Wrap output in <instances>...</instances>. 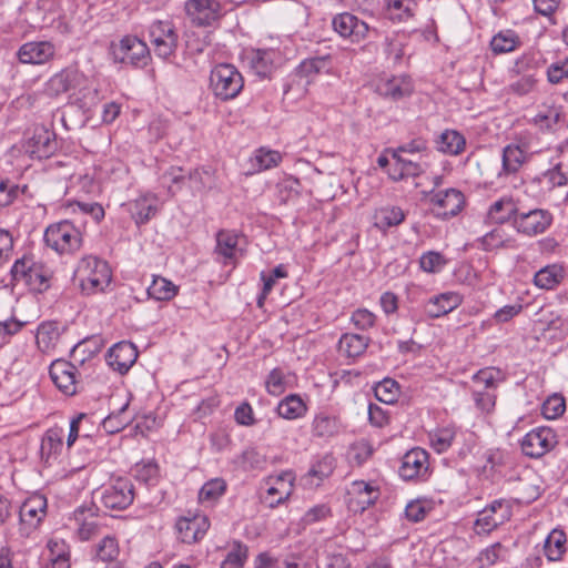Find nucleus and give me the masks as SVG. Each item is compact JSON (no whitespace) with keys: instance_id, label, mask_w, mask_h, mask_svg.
Instances as JSON below:
<instances>
[{"instance_id":"7c9ffc66","label":"nucleus","mask_w":568,"mask_h":568,"mask_svg":"<svg viewBox=\"0 0 568 568\" xmlns=\"http://www.w3.org/2000/svg\"><path fill=\"white\" fill-rule=\"evenodd\" d=\"M463 303V296L457 292H445L432 296L425 306L426 313L432 318L444 316L456 310Z\"/></svg>"},{"instance_id":"c756f323","label":"nucleus","mask_w":568,"mask_h":568,"mask_svg":"<svg viewBox=\"0 0 568 568\" xmlns=\"http://www.w3.org/2000/svg\"><path fill=\"white\" fill-rule=\"evenodd\" d=\"M394 163L388 169V176L395 181L422 175L426 170V163L407 156L392 155Z\"/></svg>"},{"instance_id":"a211bd4d","label":"nucleus","mask_w":568,"mask_h":568,"mask_svg":"<svg viewBox=\"0 0 568 568\" xmlns=\"http://www.w3.org/2000/svg\"><path fill=\"white\" fill-rule=\"evenodd\" d=\"M55 52L57 48L51 41H29L19 48L17 57L23 64L42 65L52 61Z\"/></svg>"},{"instance_id":"79ce46f5","label":"nucleus","mask_w":568,"mask_h":568,"mask_svg":"<svg viewBox=\"0 0 568 568\" xmlns=\"http://www.w3.org/2000/svg\"><path fill=\"white\" fill-rule=\"evenodd\" d=\"M567 535L561 529H552L544 541V555L549 561H558L567 550Z\"/></svg>"},{"instance_id":"8fccbe9b","label":"nucleus","mask_w":568,"mask_h":568,"mask_svg":"<svg viewBox=\"0 0 568 568\" xmlns=\"http://www.w3.org/2000/svg\"><path fill=\"white\" fill-rule=\"evenodd\" d=\"M466 145L465 138L455 130H446L444 131L438 140L437 148L440 152L457 155L464 151Z\"/></svg>"},{"instance_id":"f3484780","label":"nucleus","mask_w":568,"mask_h":568,"mask_svg":"<svg viewBox=\"0 0 568 568\" xmlns=\"http://www.w3.org/2000/svg\"><path fill=\"white\" fill-rule=\"evenodd\" d=\"M399 476L404 480L426 479L429 474L428 453L422 448H413L402 458Z\"/></svg>"},{"instance_id":"9b49d317","label":"nucleus","mask_w":568,"mask_h":568,"mask_svg":"<svg viewBox=\"0 0 568 568\" xmlns=\"http://www.w3.org/2000/svg\"><path fill=\"white\" fill-rule=\"evenodd\" d=\"M333 29L342 38L349 39L353 43L364 41L371 32L377 33L375 28L358 19L349 12L336 14L332 20Z\"/></svg>"},{"instance_id":"680f3d73","label":"nucleus","mask_w":568,"mask_h":568,"mask_svg":"<svg viewBox=\"0 0 568 568\" xmlns=\"http://www.w3.org/2000/svg\"><path fill=\"white\" fill-rule=\"evenodd\" d=\"M447 264L446 257L435 251L424 253L419 258V266L427 273H439Z\"/></svg>"},{"instance_id":"f257e3e1","label":"nucleus","mask_w":568,"mask_h":568,"mask_svg":"<svg viewBox=\"0 0 568 568\" xmlns=\"http://www.w3.org/2000/svg\"><path fill=\"white\" fill-rule=\"evenodd\" d=\"M43 241L59 255H73L83 246V232L70 220H62L45 227Z\"/></svg>"},{"instance_id":"774afa93","label":"nucleus","mask_w":568,"mask_h":568,"mask_svg":"<svg viewBox=\"0 0 568 568\" xmlns=\"http://www.w3.org/2000/svg\"><path fill=\"white\" fill-rule=\"evenodd\" d=\"M20 193V187L8 179H0V209L14 202Z\"/></svg>"},{"instance_id":"603ef678","label":"nucleus","mask_w":568,"mask_h":568,"mask_svg":"<svg viewBox=\"0 0 568 568\" xmlns=\"http://www.w3.org/2000/svg\"><path fill=\"white\" fill-rule=\"evenodd\" d=\"M178 287L169 280L162 276H154L148 287L150 297L156 301H169L176 295Z\"/></svg>"},{"instance_id":"c85d7f7f","label":"nucleus","mask_w":568,"mask_h":568,"mask_svg":"<svg viewBox=\"0 0 568 568\" xmlns=\"http://www.w3.org/2000/svg\"><path fill=\"white\" fill-rule=\"evenodd\" d=\"M47 511V498L43 495H32L20 507L19 516L23 525L34 529L41 523Z\"/></svg>"},{"instance_id":"393cba45","label":"nucleus","mask_w":568,"mask_h":568,"mask_svg":"<svg viewBox=\"0 0 568 568\" xmlns=\"http://www.w3.org/2000/svg\"><path fill=\"white\" fill-rule=\"evenodd\" d=\"M138 358V351L131 342L122 341L113 345L106 354V363L120 374L126 373Z\"/></svg>"},{"instance_id":"bb28decb","label":"nucleus","mask_w":568,"mask_h":568,"mask_svg":"<svg viewBox=\"0 0 568 568\" xmlns=\"http://www.w3.org/2000/svg\"><path fill=\"white\" fill-rule=\"evenodd\" d=\"M333 69V59L329 53L317 54L302 60L295 68V74L311 83L322 73L331 74Z\"/></svg>"},{"instance_id":"6e6552de","label":"nucleus","mask_w":568,"mask_h":568,"mask_svg":"<svg viewBox=\"0 0 568 568\" xmlns=\"http://www.w3.org/2000/svg\"><path fill=\"white\" fill-rule=\"evenodd\" d=\"M134 499L133 484L129 478L118 477L102 488L100 500L105 508L122 510Z\"/></svg>"},{"instance_id":"4c0bfd02","label":"nucleus","mask_w":568,"mask_h":568,"mask_svg":"<svg viewBox=\"0 0 568 568\" xmlns=\"http://www.w3.org/2000/svg\"><path fill=\"white\" fill-rule=\"evenodd\" d=\"M70 521L80 540H88L98 531L97 517L90 509H77Z\"/></svg>"},{"instance_id":"72a5a7b5","label":"nucleus","mask_w":568,"mask_h":568,"mask_svg":"<svg viewBox=\"0 0 568 568\" xmlns=\"http://www.w3.org/2000/svg\"><path fill=\"white\" fill-rule=\"evenodd\" d=\"M49 374L59 390L68 389L78 383V369L69 361L59 358L51 363Z\"/></svg>"},{"instance_id":"f03ea898","label":"nucleus","mask_w":568,"mask_h":568,"mask_svg":"<svg viewBox=\"0 0 568 568\" xmlns=\"http://www.w3.org/2000/svg\"><path fill=\"white\" fill-rule=\"evenodd\" d=\"M10 274L12 281L22 282L36 293H43L51 286L53 272L33 256L23 255L14 261Z\"/></svg>"},{"instance_id":"1a4fd4ad","label":"nucleus","mask_w":568,"mask_h":568,"mask_svg":"<svg viewBox=\"0 0 568 568\" xmlns=\"http://www.w3.org/2000/svg\"><path fill=\"white\" fill-rule=\"evenodd\" d=\"M184 7L191 23L197 27H211L223 16L220 0H187Z\"/></svg>"},{"instance_id":"4be33fe9","label":"nucleus","mask_w":568,"mask_h":568,"mask_svg":"<svg viewBox=\"0 0 568 568\" xmlns=\"http://www.w3.org/2000/svg\"><path fill=\"white\" fill-rule=\"evenodd\" d=\"M375 91L386 99L397 101L409 97L414 91V85L409 75L400 74L378 79Z\"/></svg>"},{"instance_id":"e433bc0d","label":"nucleus","mask_w":568,"mask_h":568,"mask_svg":"<svg viewBox=\"0 0 568 568\" xmlns=\"http://www.w3.org/2000/svg\"><path fill=\"white\" fill-rule=\"evenodd\" d=\"M478 246L487 252L515 248L516 240L503 227H495L477 240Z\"/></svg>"},{"instance_id":"a19ab883","label":"nucleus","mask_w":568,"mask_h":568,"mask_svg":"<svg viewBox=\"0 0 568 568\" xmlns=\"http://www.w3.org/2000/svg\"><path fill=\"white\" fill-rule=\"evenodd\" d=\"M518 207L510 196H503L490 204L487 211V219L490 222L503 224L508 221L514 222Z\"/></svg>"},{"instance_id":"aec40b11","label":"nucleus","mask_w":568,"mask_h":568,"mask_svg":"<svg viewBox=\"0 0 568 568\" xmlns=\"http://www.w3.org/2000/svg\"><path fill=\"white\" fill-rule=\"evenodd\" d=\"M178 536L185 544H193L201 540L210 528L209 518L203 514L184 516L175 524Z\"/></svg>"},{"instance_id":"4d7b16f0","label":"nucleus","mask_w":568,"mask_h":568,"mask_svg":"<svg viewBox=\"0 0 568 568\" xmlns=\"http://www.w3.org/2000/svg\"><path fill=\"white\" fill-rule=\"evenodd\" d=\"M265 385L267 388H294L297 386V377L294 373L283 368H274L268 374Z\"/></svg>"},{"instance_id":"f704fd0d","label":"nucleus","mask_w":568,"mask_h":568,"mask_svg":"<svg viewBox=\"0 0 568 568\" xmlns=\"http://www.w3.org/2000/svg\"><path fill=\"white\" fill-rule=\"evenodd\" d=\"M64 331L57 321L42 322L37 329V345L43 353H50L57 348L61 341V335Z\"/></svg>"},{"instance_id":"412c9836","label":"nucleus","mask_w":568,"mask_h":568,"mask_svg":"<svg viewBox=\"0 0 568 568\" xmlns=\"http://www.w3.org/2000/svg\"><path fill=\"white\" fill-rule=\"evenodd\" d=\"M460 438L469 444L474 443V435L471 433L464 432L455 425L437 427L428 433L429 445L438 454L448 450Z\"/></svg>"},{"instance_id":"e2e57ef3","label":"nucleus","mask_w":568,"mask_h":568,"mask_svg":"<svg viewBox=\"0 0 568 568\" xmlns=\"http://www.w3.org/2000/svg\"><path fill=\"white\" fill-rule=\"evenodd\" d=\"M432 510V504L425 499L412 500L406 505L405 516L413 523H418Z\"/></svg>"},{"instance_id":"49530a36","label":"nucleus","mask_w":568,"mask_h":568,"mask_svg":"<svg viewBox=\"0 0 568 568\" xmlns=\"http://www.w3.org/2000/svg\"><path fill=\"white\" fill-rule=\"evenodd\" d=\"M277 412L285 419H297L305 415L307 406L300 395L291 393L280 402Z\"/></svg>"},{"instance_id":"423d86ee","label":"nucleus","mask_w":568,"mask_h":568,"mask_svg":"<svg viewBox=\"0 0 568 568\" xmlns=\"http://www.w3.org/2000/svg\"><path fill=\"white\" fill-rule=\"evenodd\" d=\"M511 517V506L505 499H496L478 511L474 523L477 535H488Z\"/></svg>"},{"instance_id":"6ab92c4d","label":"nucleus","mask_w":568,"mask_h":568,"mask_svg":"<svg viewBox=\"0 0 568 568\" xmlns=\"http://www.w3.org/2000/svg\"><path fill=\"white\" fill-rule=\"evenodd\" d=\"M334 386L358 389H364L369 386L372 390H378L379 388H382V390L399 389L398 383L393 378L386 377L382 381L369 382L367 375L357 371L343 372L339 378L334 381Z\"/></svg>"},{"instance_id":"2eb2a0df","label":"nucleus","mask_w":568,"mask_h":568,"mask_svg":"<svg viewBox=\"0 0 568 568\" xmlns=\"http://www.w3.org/2000/svg\"><path fill=\"white\" fill-rule=\"evenodd\" d=\"M552 215L541 209L530 210L529 212H519L514 217V227L518 233L527 236L542 234L550 226Z\"/></svg>"},{"instance_id":"4468645a","label":"nucleus","mask_w":568,"mask_h":568,"mask_svg":"<svg viewBox=\"0 0 568 568\" xmlns=\"http://www.w3.org/2000/svg\"><path fill=\"white\" fill-rule=\"evenodd\" d=\"M24 149L32 159H48L58 150L55 133L43 125H37L26 141Z\"/></svg>"},{"instance_id":"b1692460","label":"nucleus","mask_w":568,"mask_h":568,"mask_svg":"<svg viewBox=\"0 0 568 568\" xmlns=\"http://www.w3.org/2000/svg\"><path fill=\"white\" fill-rule=\"evenodd\" d=\"M527 148L519 144H507L501 152V169L497 173L498 179L517 174L529 161Z\"/></svg>"},{"instance_id":"69168bd1","label":"nucleus","mask_w":568,"mask_h":568,"mask_svg":"<svg viewBox=\"0 0 568 568\" xmlns=\"http://www.w3.org/2000/svg\"><path fill=\"white\" fill-rule=\"evenodd\" d=\"M246 558L247 547L236 542L222 561L221 568H243Z\"/></svg>"},{"instance_id":"cd10ccee","label":"nucleus","mask_w":568,"mask_h":568,"mask_svg":"<svg viewBox=\"0 0 568 568\" xmlns=\"http://www.w3.org/2000/svg\"><path fill=\"white\" fill-rule=\"evenodd\" d=\"M45 568H70L71 554L70 547L64 539L51 537L47 542L43 552Z\"/></svg>"},{"instance_id":"5fc2aeb1","label":"nucleus","mask_w":568,"mask_h":568,"mask_svg":"<svg viewBox=\"0 0 568 568\" xmlns=\"http://www.w3.org/2000/svg\"><path fill=\"white\" fill-rule=\"evenodd\" d=\"M506 555V548L500 542H495L478 554L476 557V562L479 568H488L498 561L505 560Z\"/></svg>"},{"instance_id":"c03bdc74","label":"nucleus","mask_w":568,"mask_h":568,"mask_svg":"<svg viewBox=\"0 0 568 568\" xmlns=\"http://www.w3.org/2000/svg\"><path fill=\"white\" fill-rule=\"evenodd\" d=\"M564 277L565 271L562 266L550 264L536 272L534 283L539 288L552 290L561 283Z\"/></svg>"},{"instance_id":"2f4dec72","label":"nucleus","mask_w":568,"mask_h":568,"mask_svg":"<svg viewBox=\"0 0 568 568\" xmlns=\"http://www.w3.org/2000/svg\"><path fill=\"white\" fill-rule=\"evenodd\" d=\"M407 212L398 205L386 204L375 209L373 225L382 232L400 225L406 219Z\"/></svg>"},{"instance_id":"864d4df0","label":"nucleus","mask_w":568,"mask_h":568,"mask_svg":"<svg viewBox=\"0 0 568 568\" xmlns=\"http://www.w3.org/2000/svg\"><path fill=\"white\" fill-rule=\"evenodd\" d=\"M226 490V483L222 478H213L206 481L199 491L201 504L212 505L219 500Z\"/></svg>"},{"instance_id":"ea45409f","label":"nucleus","mask_w":568,"mask_h":568,"mask_svg":"<svg viewBox=\"0 0 568 568\" xmlns=\"http://www.w3.org/2000/svg\"><path fill=\"white\" fill-rule=\"evenodd\" d=\"M64 430L61 427L49 428L41 440L40 453L41 457L49 463L50 459L57 458L63 448Z\"/></svg>"},{"instance_id":"39448f33","label":"nucleus","mask_w":568,"mask_h":568,"mask_svg":"<svg viewBox=\"0 0 568 568\" xmlns=\"http://www.w3.org/2000/svg\"><path fill=\"white\" fill-rule=\"evenodd\" d=\"M111 53L115 62L139 68L146 65L150 60L146 43L134 36H125L119 43H112Z\"/></svg>"},{"instance_id":"473e14b6","label":"nucleus","mask_w":568,"mask_h":568,"mask_svg":"<svg viewBox=\"0 0 568 568\" xmlns=\"http://www.w3.org/2000/svg\"><path fill=\"white\" fill-rule=\"evenodd\" d=\"M334 468V457L326 454L312 464L311 468L301 480L306 488H316L333 474Z\"/></svg>"},{"instance_id":"7ed1b4c3","label":"nucleus","mask_w":568,"mask_h":568,"mask_svg":"<svg viewBox=\"0 0 568 568\" xmlns=\"http://www.w3.org/2000/svg\"><path fill=\"white\" fill-rule=\"evenodd\" d=\"M74 276L85 294L103 292L112 278L109 264L93 255L84 256L79 261Z\"/></svg>"},{"instance_id":"a18cd8bd","label":"nucleus","mask_w":568,"mask_h":568,"mask_svg":"<svg viewBox=\"0 0 568 568\" xmlns=\"http://www.w3.org/2000/svg\"><path fill=\"white\" fill-rule=\"evenodd\" d=\"M415 0H386V16L394 22H405L410 19L416 11Z\"/></svg>"},{"instance_id":"f8f14e48","label":"nucleus","mask_w":568,"mask_h":568,"mask_svg":"<svg viewBox=\"0 0 568 568\" xmlns=\"http://www.w3.org/2000/svg\"><path fill=\"white\" fill-rule=\"evenodd\" d=\"M425 196L432 205L439 209L437 215L443 219L456 216L465 206V195L454 187L442 191L432 190L425 193Z\"/></svg>"},{"instance_id":"20e7f679","label":"nucleus","mask_w":568,"mask_h":568,"mask_svg":"<svg viewBox=\"0 0 568 568\" xmlns=\"http://www.w3.org/2000/svg\"><path fill=\"white\" fill-rule=\"evenodd\" d=\"M244 87L241 72L229 63L215 65L210 74V88L214 97L221 101L235 99Z\"/></svg>"},{"instance_id":"5701e85b","label":"nucleus","mask_w":568,"mask_h":568,"mask_svg":"<svg viewBox=\"0 0 568 568\" xmlns=\"http://www.w3.org/2000/svg\"><path fill=\"white\" fill-rule=\"evenodd\" d=\"M83 74L74 67H68L53 74L45 83L44 91L49 97H58L81 84Z\"/></svg>"},{"instance_id":"0eeeda50","label":"nucleus","mask_w":568,"mask_h":568,"mask_svg":"<svg viewBox=\"0 0 568 568\" xmlns=\"http://www.w3.org/2000/svg\"><path fill=\"white\" fill-rule=\"evenodd\" d=\"M149 37L159 58L168 59L175 53L179 36L172 22L154 21L149 28Z\"/></svg>"},{"instance_id":"de8ad7c7","label":"nucleus","mask_w":568,"mask_h":568,"mask_svg":"<svg viewBox=\"0 0 568 568\" xmlns=\"http://www.w3.org/2000/svg\"><path fill=\"white\" fill-rule=\"evenodd\" d=\"M368 341L358 334H344L338 342V352L341 355L355 358L361 356L367 348Z\"/></svg>"},{"instance_id":"13d9d810","label":"nucleus","mask_w":568,"mask_h":568,"mask_svg":"<svg viewBox=\"0 0 568 568\" xmlns=\"http://www.w3.org/2000/svg\"><path fill=\"white\" fill-rule=\"evenodd\" d=\"M95 558L103 562L115 561L119 556V545L114 537L106 536L94 548Z\"/></svg>"},{"instance_id":"09e8293b","label":"nucleus","mask_w":568,"mask_h":568,"mask_svg":"<svg viewBox=\"0 0 568 568\" xmlns=\"http://www.w3.org/2000/svg\"><path fill=\"white\" fill-rule=\"evenodd\" d=\"M521 44L519 36L513 30H503L490 40V48L495 54L509 53Z\"/></svg>"},{"instance_id":"c9c22d12","label":"nucleus","mask_w":568,"mask_h":568,"mask_svg":"<svg viewBox=\"0 0 568 568\" xmlns=\"http://www.w3.org/2000/svg\"><path fill=\"white\" fill-rule=\"evenodd\" d=\"M275 52L267 49H252L245 53L248 68L260 78H266L273 70Z\"/></svg>"},{"instance_id":"dca6fc26","label":"nucleus","mask_w":568,"mask_h":568,"mask_svg":"<svg viewBox=\"0 0 568 568\" xmlns=\"http://www.w3.org/2000/svg\"><path fill=\"white\" fill-rule=\"evenodd\" d=\"M379 490L374 483L354 480L347 488V506L354 513H362L376 503Z\"/></svg>"},{"instance_id":"9d476101","label":"nucleus","mask_w":568,"mask_h":568,"mask_svg":"<svg viewBox=\"0 0 568 568\" xmlns=\"http://www.w3.org/2000/svg\"><path fill=\"white\" fill-rule=\"evenodd\" d=\"M557 444L556 434L549 427H537L527 433L521 442L523 453L530 458H540Z\"/></svg>"},{"instance_id":"58836bf2","label":"nucleus","mask_w":568,"mask_h":568,"mask_svg":"<svg viewBox=\"0 0 568 568\" xmlns=\"http://www.w3.org/2000/svg\"><path fill=\"white\" fill-rule=\"evenodd\" d=\"M239 242L240 235L233 231L223 230L216 234L215 253L223 257L225 264L241 255Z\"/></svg>"},{"instance_id":"37998d69","label":"nucleus","mask_w":568,"mask_h":568,"mask_svg":"<svg viewBox=\"0 0 568 568\" xmlns=\"http://www.w3.org/2000/svg\"><path fill=\"white\" fill-rule=\"evenodd\" d=\"M102 347L103 343L99 336L87 337L71 348V357L75 363L83 365L95 357Z\"/></svg>"},{"instance_id":"6e6d98bb","label":"nucleus","mask_w":568,"mask_h":568,"mask_svg":"<svg viewBox=\"0 0 568 568\" xmlns=\"http://www.w3.org/2000/svg\"><path fill=\"white\" fill-rule=\"evenodd\" d=\"M287 275L288 274H287L286 267L283 264L277 265L270 273H266V272L261 273V280L263 281V287H262V292L258 295L257 301H256L258 307H263L267 295L271 293V291L273 290L275 283H276V280L285 278V277H287Z\"/></svg>"},{"instance_id":"3c124183","label":"nucleus","mask_w":568,"mask_h":568,"mask_svg":"<svg viewBox=\"0 0 568 568\" xmlns=\"http://www.w3.org/2000/svg\"><path fill=\"white\" fill-rule=\"evenodd\" d=\"M341 425L336 417L320 414L312 423V432L315 437L328 439L339 433Z\"/></svg>"},{"instance_id":"338daca9","label":"nucleus","mask_w":568,"mask_h":568,"mask_svg":"<svg viewBox=\"0 0 568 568\" xmlns=\"http://www.w3.org/2000/svg\"><path fill=\"white\" fill-rule=\"evenodd\" d=\"M373 454L372 445L366 440H359L353 444L348 450V458L357 466L363 465Z\"/></svg>"},{"instance_id":"0e129e2a","label":"nucleus","mask_w":568,"mask_h":568,"mask_svg":"<svg viewBox=\"0 0 568 568\" xmlns=\"http://www.w3.org/2000/svg\"><path fill=\"white\" fill-rule=\"evenodd\" d=\"M542 180L546 182L548 190L566 186L568 184V176L562 171V163L557 162L551 169L544 172Z\"/></svg>"},{"instance_id":"052dcab7","label":"nucleus","mask_w":568,"mask_h":568,"mask_svg":"<svg viewBox=\"0 0 568 568\" xmlns=\"http://www.w3.org/2000/svg\"><path fill=\"white\" fill-rule=\"evenodd\" d=\"M300 181L293 176L283 179L276 184V196L281 204L296 199L300 194Z\"/></svg>"},{"instance_id":"ddd939ff","label":"nucleus","mask_w":568,"mask_h":568,"mask_svg":"<svg viewBox=\"0 0 568 568\" xmlns=\"http://www.w3.org/2000/svg\"><path fill=\"white\" fill-rule=\"evenodd\" d=\"M294 480L295 476L292 471L270 476L265 483L266 490L262 496L263 503L273 508L287 500L293 493Z\"/></svg>"},{"instance_id":"a878e982","label":"nucleus","mask_w":568,"mask_h":568,"mask_svg":"<svg viewBox=\"0 0 568 568\" xmlns=\"http://www.w3.org/2000/svg\"><path fill=\"white\" fill-rule=\"evenodd\" d=\"M159 199L153 193H144L124 204L136 225L148 223L159 211Z\"/></svg>"},{"instance_id":"bf43d9fd","label":"nucleus","mask_w":568,"mask_h":568,"mask_svg":"<svg viewBox=\"0 0 568 568\" xmlns=\"http://www.w3.org/2000/svg\"><path fill=\"white\" fill-rule=\"evenodd\" d=\"M566 410V402L561 393L549 395L541 406V414L546 419H556Z\"/></svg>"}]
</instances>
